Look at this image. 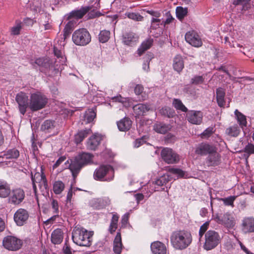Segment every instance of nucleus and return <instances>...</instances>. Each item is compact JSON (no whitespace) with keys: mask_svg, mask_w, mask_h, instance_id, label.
Wrapping results in <instances>:
<instances>
[{"mask_svg":"<svg viewBox=\"0 0 254 254\" xmlns=\"http://www.w3.org/2000/svg\"><path fill=\"white\" fill-rule=\"evenodd\" d=\"M114 170L110 165H101L97 168L94 173V178L96 180H102L106 175H111L112 177L106 179V181H110L114 178Z\"/></svg>","mask_w":254,"mask_h":254,"instance_id":"8","label":"nucleus"},{"mask_svg":"<svg viewBox=\"0 0 254 254\" xmlns=\"http://www.w3.org/2000/svg\"><path fill=\"white\" fill-rule=\"evenodd\" d=\"M152 39H148L143 42L140 48L138 49V54L139 56L141 55L146 50L149 49L152 45Z\"/></svg>","mask_w":254,"mask_h":254,"instance_id":"43","label":"nucleus"},{"mask_svg":"<svg viewBox=\"0 0 254 254\" xmlns=\"http://www.w3.org/2000/svg\"><path fill=\"white\" fill-rule=\"evenodd\" d=\"M101 139L102 137L99 134L93 135L89 138L87 142V148L90 150H95Z\"/></svg>","mask_w":254,"mask_h":254,"instance_id":"23","label":"nucleus"},{"mask_svg":"<svg viewBox=\"0 0 254 254\" xmlns=\"http://www.w3.org/2000/svg\"><path fill=\"white\" fill-rule=\"evenodd\" d=\"M110 32L108 30H102L99 35V40L100 42L105 43L110 38Z\"/></svg>","mask_w":254,"mask_h":254,"instance_id":"50","label":"nucleus"},{"mask_svg":"<svg viewBox=\"0 0 254 254\" xmlns=\"http://www.w3.org/2000/svg\"><path fill=\"white\" fill-rule=\"evenodd\" d=\"M234 114L240 126L244 129V127H246L247 124L246 117L237 109L235 111Z\"/></svg>","mask_w":254,"mask_h":254,"instance_id":"33","label":"nucleus"},{"mask_svg":"<svg viewBox=\"0 0 254 254\" xmlns=\"http://www.w3.org/2000/svg\"><path fill=\"white\" fill-rule=\"evenodd\" d=\"M110 199L108 197H103L102 198H98L94 199L95 203V207L100 209L103 208L110 204Z\"/></svg>","mask_w":254,"mask_h":254,"instance_id":"30","label":"nucleus"},{"mask_svg":"<svg viewBox=\"0 0 254 254\" xmlns=\"http://www.w3.org/2000/svg\"><path fill=\"white\" fill-rule=\"evenodd\" d=\"M143 90V87L140 84L136 85L134 90L135 94L138 96L140 100L142 101L146 100L147 98V94Z\"/></svg>","mask_w":254,"mask_h":254,"instance_id":"41","label":"nucleus"},{"mask_svg":"<svg viewBox=\"0 0 254 254\" xmlns=\"http://www.w3.org/2000/svg\"><path fill=\"white\" fill-rule=\"evenodd\" d=\"M251 0H234L233 4L234 5H243V9L245 10L248 8L247 4Z\"/></svg>","mask_w":254,"mask_h":254,"instance_id":"54","label":"nucleus"},{"mask_svg":"<svg viewBox=\"0 0 254 254\" xmlns=\"http://www.w3.org/2000/svg\"><path fill=\"white\" fill-rule=\"evenodd\" d=\"M184 64L183 58L180 56H177L174 59V69L178 72L182 71L184 68Z\"/></svg>","mask_w":254,"mask_h":254,"instance_id":"35","label":"nucleus"},{"mask_svg":"<svg viewBox=\"0 0 254 254\" xmlns=\"http://www.w3.org/2000/svg\"><path fill=\"white\" fill-rule=\"evenodd\" d=\"M33 189L35 193L37 192V185L41 190H46L48 183L43 172H36L34 175L32 174Z\"/></svg>","mask_w":254,"mask_h":254,"instance_id":"7","label":"nucleus"},{"mask_svg":"<svg viewBox=\"0 0 254 254\" xmlns=\"http://www.w3.org/2000/svg\"><path fill=\"white\" fill-rule=\"evenodd\" d=\"M209 225V222L206 221L203 223L200 227L199 231L205 233L207 232L206 231L208 229Z\"/></svg>","mask_w":254,"mask_h":254,"instance_id":"60","label":"nucleus"},{"mask_svg":"<svg viewBox=\"0 0 254 254\" xmlns=\"http://www.w3.org/2000/svg\"><path fill=\"white\" fill-rule=\"evenodd\" d=\"M225 91L222 88H218L216 89V98L218 105L220 107H223L225 105Z\"/></svg>","mask_w":254,"mask_h":254,"instance_id":"34","label":"nucleus"},{"mask_svg":"<svg viewBox=\"0 0 254 254\" xmlns=\"http://www.w3.org/2000/svg\"><path fill=\"white\" fill-rule=\"evenodd\" d=\"M163 160L168 164H174L179 162V156L170 148H163L161 153Z\"/></svg>","mask_w":254,"mask_h":254,"instance_id":"10","label":"nucleus"},{"mask_svg":"<svg viewBox=\"0 0 254 254\" xmlns=\"http://www.w3.org/2000/svg\"><path fill=\"white\" fill-rule=\"evenodd\" d=\"M91 133L90 129H86L85 130L79 131L75 135V141L78 144L80 143L88 134Z\"/></svg>","mask_w":254,"mask_h":254,"instance_id":"39","label":"nucleus"},{"mask_svg":"<svg viewBox=\"0 0 254 254\" xmlns=\"http://www.w3.org/2000/svg\"><path fill=\"white\" fill-rule=\"evenodd\" d=\"M72 234L73 242L76 245L83 247H89L91 245L93 232L76 227L73 229Z\"/></svg>","mask_w":254,"mask_h":254,"instance_id":"2","label":"nucleus"},{"mask_svg":"<svg viewBox=\"0 0 254 254\" xmlns=\"http://www.w3.org/2000/svg\"><path fill=\"white\" fill-rule=\"evenodd\" d=\"M170 129L169 125L163 123H157L154 126V129L157 132L164 134Z\"/></svg>","mask_w":254,"mask_h":254,"instance_id":"40","label":"nucleus"},{"mask_svg":"<svg viewBox=\"0 0 254 254\" xmlns=\"http://www.w3.org/2000/svg\"><path fill=\"white\" fill-rule=\"evenodd\" d=\"M202 113L199 111L190 110L188 112L186 118L190 123L194 125H199L202 122Z\"/></svg>","mask_w":254,"mask_h":254,"instance_id":"17","label":"nucleus"},{"mask_svg":"<svg viewBox=\"0 0 254 254\" xmlns=\"http://www.w3.org/2000/svg\"><path fill=\"white\" fill-rule=\"evenodd\" d=\"M215 148L212 145L202 143L197 146L195 149V153L201 155H209L210 153H212Z\"/></svg>","mask_w":254,"mask_h":254,"instance_id":"19","label":"nucleus"},{"mask_svg":"<svg viewBox=\"0 0 254 254\" xmlns=\"http://www.w3.org/2000/svg\"><path fill=\"white\" fill-rule=\"evenodd\" d=\"M242 231L244 234L254 232V217H245L242 222Z\"/></svg>","mask_w":254,"mask_h":254,"instance_id":"18","label":"nucleus"},{"mask_svg":"<svg viewBox=\"0 0 254 254\" xmlns=\"http://www.w3.org/2000/svg\"><path fill=\"white\" fill-rule=\"evenodd\" d=\"M10 192L9 185L4 181L0 180V197L5 198Z\"/></svg>","mask_w":254,"mask_h":254,"instance_id":"28","label":"nucleus"},{"mask_svg":"<svg viewBox=\"0 0 254 254\" xmlns=\"http://www.w3.org/2000/svg\"><path fill=\"white\" fill-rule=\"evenodd\" d=\"M63 238L64 233L61 229H55L51 234V242L55 245L61 244Z\"/></svg>","mask_w":254,"mask_h":254,"instance_id":"24","label":"nucleus"},{"mask_svg":"<svg viewBox=\"0 0 254 254\" xmlns=\"http://www.w3.org/2000/svg\"><path fill=\"white\" fill-rule=\"evenodd\" d=\"M127 15L129 18L137 21H141L143 19L142 16L137 13H128Z\"/></svg>","mask_w":254,"mask_h":254,"instance_id":"53","label":"nucleus"},{"mask_svg":"<svg viewBox=\"0 0 254 254\" xmlns=\"http://www.w3.org/2000/svg\"><path fill=\"white\" fill-rule=\"evenodd\" d=\"M8 202L14 205L21 203L25 197L24 190L20 188H17L10 190L9 194Z\"/></svg>","mask_w":254,"mask_h":254,"instance_id":"11","label":"nucleus"},{"mask_svg":"<svg viewBox=\"0 0 254 254\" xmlns=\"http://www.w3.org/2000/svg\"><path fill=\"white\" fill-rule=\"evenodd\" d=\"M221 241V236L217 232L209 230L205 234L203 248L206 251L211 250L216 248Z\"/></svg>","mask_w":254,"mask_h":254,"instance_id":"4","label":"nucleus"},{"mask_svg":"<svg viewBox=\"0 0 254 254\" xmlns=\"http://www.w3.org/2000/svg\"><path fill=\"white\" fill-rule=\"evenodd\" d=\"M159 112L161 115L165 116H167L168 117H170L173 114L171 109L170 108L166 107L161 109L159 111Z\"/></svg>","mask_w":254,"mask_h":254,"instance_id":"55","label":"nucleus"},{"mask_svg":"<svg viewBox=\"0 0 254 254\" xmlns=\"http://www.w3.org/2000/svg\"><path fill=\"white\" fill-rule=\"evenodd\" d=\"M151 250L153 254H166V247L165 245L159 242L155 241L150 246Z\"/></svg>","mask_w":254,"mask_h":254,"instance_id":"20","label":"nucleus"},{"mask_svg":"<svg viewBox=\"0 0 254 254\" xmlns=\"http://www.w3.org/2000/svg\"><path fill=\"white\" fill-rule=\"evenodd\" d=\"M245 152L248 154V156L251 154H254V145L248 143L245 148Z\"/></svg>","mask_w":254,"mask_h":254,"instance_id":"58","label":"nucleus"},{"mask_svg":"<svg viewBox=\"0 0 254 254\" xmlns=\"http://www.w3.org/2000/svg\"><path fill=\"white\" fill-rule=\"evenodd\" d=\"M65 160V157L64 156H62L59 158V159L56 161V162L54 164L53 166V169H55V168L58 167Z\"/></svg>","mask_w":254,"mask_h":254,"instance_id":"63","label":"nucleus"},{"mask_svg":"<svg viewBox=\"0 0 254 254\" xmlns=\"http://www.w3.org/2000/svg\"><path fill=\"white\" fill-rule=\"evenodd\" d=\"M240 132V128L236 124L227 127L225 130V133L231 137L238 136Z\"/></svg>","mask_w":254,"mask_h":254,"instance_id":"32","label":"nucleus"},{"mask_svg":"<svg viewBox=\"0 0 254 254\" xmlns=\"http://www.w3.org/2000/svg\"><path fill=\"white\" fill-rule=\"evenodd\" d=\"M91 10V7H82L79 9L72 11L68 15L67 18H75L79 19L82 18L88 11Z\"/></svg>","mask_w":254,"mask_h":254,"instance_id":"21","label":"nucleus"},{"mask_svg":"<svg viewBox=\"0 0 254 254\" xmlns=\"http://www.w3.org/2000/svg\"><path fill=\"white\" fill-rule=\"evenodd\" d=\"M22 244L21 240L14 236H8L3 240V246L10 251H17L20 249Z\"/></svg>","mask_w":254,"mask_h":254,"instance_id":"9","label":"nucleus"},{"mask_svg":"<svg viewBox=\"0 0 254 254\" xmlns=\"http://www.w3.org/2000/svg\"><path fill=\"white\" fill-rule=\"evenodd\" d=\"M176 12L178 18L181 20L183 19L186 15H187L188 13V8H183L181 6H178L176 8Z\"/></svg>","mask_w":254,"mask_h":254,"instance_id":"49","label":"nucleus"},{"mask_svg":"<svg viewBox=\"0 0 254 254\" xmlns=\"http://www.w3.org/2000/svg\"><path fill=\"white\" fill-rule=\"evenodd\" d=\"M192 242L191 234L188 231L174 232L171 236V243L176 250H183L188 248Z\"/></svg>","mask_w":254,"mask_h":254,"instance_id":"1","label":"nucleus"},{"mask_svg":"<svg viewBox=\"0 0 254 254\" xmlns=\"http://www.w3.org/2000/svg\"><path fill=\"white\" fill-rule=\"evenodd\" d=\"M54 52L55 55L58 59H60V62L62 64L65 63L66 58L64 55V52L61 49H58L57 47L55 46L54 48Z\"/></svg>","mask_w":254,"mask_h":254,"instance_id":"48","label":"nucleus"},{"mask_svg":"<svg viewBox=\"0 0 254 254\" xmlns=\"http://www.w3.org/2000/svg\"><path fill=\"white\" fill-rule=\"evenodd\" d=\"M145 142V138L144 137H142V138L140 139H136L134 143V147L136 148L139 147Z\"/></svg>","mask_w":254,"mask_h":254,"instance_id":"62","label":"nucleus"},{"mask_svg":"<svg viewBox=\"0 0 254 254\" xmlns=\"http://www.w3.org/2000/svg\"><path fill=\"white\" fill-rule=\"evenodd\" d=\"M215 219L219 224L223 225L228 228H232L235 225L233 215L229 213H226L222 216H217Z\"/></svg>","mask_w":254,"mask_h":254,"instance_id":"15","label":"nucleus"},{"mask_svg":"<svg viewBox=\"0 0 254 254\" xmlns=\"http://www.w3.org/2000/svg\"><path fill=\"white\" fill-rule=\"evenodd\" d=\"M117 126L120 131H126L129 129L131 126V121L127 118H125L117 122Z\"/></svg>","mask_w":254,"mask_h":254,"instance_id":"27","label":"nucleus"},{"mask_svg":"<svg viewBox=\"0 0 254 254\" xmlns=\"http://www.w3.org/2000/svg\"><path fill=\"white\" fill-rule=\"evenodd\" d=\"M168 172L175 176L174 177L172 175H171L173 177V179L174 180L176 179L175 178V177L178 178L179 177H183L185 176V172L181 169L177 168H169L168 170Z\"/></svg>","mask_w":254,"mask_h":254,"instance_id":"46","label":"nucleus"},{"mask_svg":"<svg viewBox=\"0 0 254 254\" xmlns=\"http://www.w3.org/2000/svg\"><path fill=\"white\" fill-rule=\"evenodd\" d=\"M15 101L18 105V110L22 115H24L26 109L29 107V102L27 94L23 92L18 93L15 97Z\"/></svg>","mask_w":254,"mask_h":254,"instance_id":"12","label":"nucleus"},{"mask_svg":"<svg viewBox=\"0 0 254 254\" xmlns=\"http://www.w3.org/2000/svg\"><path fill=\"white\" fill-rule=\"evenodd\" d=\"M151 22H152V26H151L153 28H156V26H157L159 24L160 20L158 18H152V19L151 20Z\"/></svg>","mask_w":254,"mask_h":254,"instance_id":"64","label":"nucleus"},{"mask_svg":"<svg viewBox=\"0 0 254 254\" xmlns=\"http://www.w3.org/2000/svg\"><path fill=\"white\" fill-rule=\"evenodd\" d=\"M213 127H208L201 134V137L202 138H207L213 132Z\"/></svg>","mask_w":254,"mask_h":254,"instance_id":"56","label":"nucleus"},{"mask_svg":"<svg viewBox=\"0 0 254 254\" xmlns=\"http://www.w3.org/2000/svg\"><path fill=\"white\" fill-rule=\"evenodd\" d=\"M173 105L177 110H180L184 112H187L188 111V109L180 99H174L173 101Z\"/></svg>","mask_w":254,"mask_h":254,"instance_id":"47","label":"nucleus"},{"mask_svg":"<svg viewBox=\"0 0 254 254\" xmlns=\"http://www.w3.org/2000/svg\"><path fill=\"white\" fill-rule=\"evenodd\" d=\"M173 179V177L171 175L166 174L162 175L160 178L156 179L154 182H153L152 184L150 185L149 192L150 193H152L156 191L159 187L165 185Z\"/></svg>","mask_w":254,"mask_h":254,"instance_id":"14","label":"nucleus"},{"mask_svg":"<svg viewBox=\"0 0 254 254\" xmlns=\"http://www.w3.org/2000/svg\"><path fill=\"white\" fill-rule=\"evenodd\" d=\"M22 28V23L20 22H16L15 25L11 28V34L12 35H18Z\"/></svg>","mask_w":254,"mask_h":254,"instance_id":"51","label":"nucleus"},{"mask_svg":"<svg viewBox=\"0 0 254 254\" xmlns=\"http://www.w3.org/2000/svg\"><path fill=\"white\" fill-rule=\"evenodd\" d=\"M119 218V216L117 213L113 214L112 218L108 229L110 233H113L117 229Z\"/></svg>","mask_w":254,"mask_h":254,"instance_id":"38","label":"nucleus"},{"mask_svg":"<svg viewBox=\"0 0 254 254\" xmlns=\"http://www.w3.org/2000/svg\"><path fill=\"white\" fill-rule=\"evenodd\" d=\"M76 24V22L75 20H69L66 24L64 30V39L69 36Z\"/></svg>","mask_w":254,"mask_h":254,"instance_id":"36","label":"nucleus"},{"mask_svg":"<svg viewBox=\"0 0 254 254\" xmlns=\"http://www.w3.org/2000/svg\"><path fill=\"white\" fill-rule=\"evenodd\" d=\"M123 249L121 235L118 232L113 243V252L114 254H120Z\"/></svg>","mask_w":254,"mask_h":254,"instance_id":"26","label":"nucleus"},{"mask_svg":"<svg viewBox=\"0 0 254 254\" xmlns=\"http://www.w3.org/2000/svg\"><path fill=\"white\" fill-rule=\"evenodd\" d=\"M52 208L55 213H58L59 212V205L57 201L53 200L52 202Z\"/></svg>","mask_w":254,"mask_h":254,"instance_id":"61","label":"nucleus"},{"mask_svg":"<svg viewBox=\"0 0 254 254\" xmlns=\"http://www.w3.org/2000/svg\"><path fill=\"white\" fill-rule=\"evenodd\" d=\"M92 158L93 156L88 153H82L75 157L69 166L73 177H75L84 166L91 163Z\"/></svg>","mask_w":254,"mask_h":254,"instance_id":"3","label":"nucleus"},{"mask_svg":"<svg viewBox=\"0 0 254 254\" xmlns=\"http://www.w3.org/2000/svg\"><path fill=\"white\" fill-rule=\"evenodd\" d=\"M204 78L202 76H195L191 78V83L194 84H199L203 83Z\"/></svg>","mask_w":254,"mask_h":254,"instance_id":"57","label":"nucleus"},{"mask_svg":"<svg viewBox=\"0 0 254 254\" xmlns=\"http://www.w3.org/2000/svg\"><path fill=\"white\" fill-rule=\"evenodd\" d=\"M54 127L55 122L51 120H46L42 125L41 129L45 132H50Z\"/></svg>","mask_w":254,"mask_h":254,"instance_id":"42","label":"nucleus"},{"mask_svg":"<svg viewBox=\"0 0 254 254\" xmlns=\"http://www.w3.org/2000/svg\"><path fill=\"white\" fill-rule=\"evenodd\" d=\"M96 115V113L93 109H88L84 114V121L86 123H90L94 120Z\"/></svg>","mask_w":254,"mask_h":254,"instance_id":"45","label":"nucleus"},{"mask_svg":"<svg viewBox=\"0 0 254 254\" xmlns=\"http://www.w3.org/2000/svg\"><path fill=\"white\" fill-rule=\"evenodd\" d=\"M185 40L187 43L194 47H200L202 41L198 34L194 30H190L186 33Z\"/></svg>","mask_w":254,"mask_h":254,"instance_id":"13","label":"nucleus"},{"mask_svg":"<svg viewBox=\"0 0 254 254\" xmlns=\"http://www.w3.org/2000/svg\"><path fill=\"white\" fill-rule=\"evenodd\" d=\"M150 110V106L147 104H138L133 107V110L136 116H143Z\"/></svg>","mask_w":254,"mask_h":254,"instance_id":"22","label":"nucleus"},{"mask_svg":"<svg viewBox=\"0 0 254 254\" xmlns=\"http://www.w3.org/2000/svg\"><path fill=\"white\" fill-rule=\"evenodd\" d=\"M236 199V196H231L223 199L224 203L227 205L233 206V202Z\"/></svg>","mask_w":254,"mask_h":254,"instance_id":"59","label":"nucleus"},{"mask_svg":"<svg viewBox=\"0 0 254 254\" xmlns=\"http://www.w3.org/2000/svg\"><path fill=\"white\" fill-rule=\"evenodd\" d=\"M220 155L215 148L212 153L208 155L206 162L209 166L217 165L220 162Z\"/></svg>","mask_w":254,"mask_h":254,"instance_id":"25","label":"nucleus"},{"mask_svg":"<svg viewBox=\"0 0 254 254\" xmlns=\"http://www.w3.org/2000/svg\"><path fill=\"white\" fill-rule=\"evenodd\" d=\"M152 58L153 56L151 54L147 55L145 57L144 62L143 64L142 68L146 72H148L149 70V62Z\"/></svg>","mask_w":254,"mask_h":254,"instance_id":"52","label":"nucleus"},{"mask_svg":"<svg viewBox=\"0 0 254 254\" xmlns=\"http://www.w3.org/2000/svg\"><path fill=\"white\" fill-rule=\"evenodd\" d=\"M48 103V98L40 92L31 94L29 108L32 111H37L44 108Z\"/></svg>","mask_w":254,"mask_h":254,"instance_id":"5","label":"nucleus"},{"mask_svg":"<svg viewBox=\"0 0 254 254\" xmlns=\"http://www.w3.org/2000/svg\"><path fill=\"white\" fill-rule=\"evenodd\" d=\"M137 36L133 33H127L124 37L123 42L127 45L132 46L137 40Z\"/></svg>","mask_w":254,"mask_h":254,"instance_id":"31","label":"nucleus"},{"mask_svg":"<svg viewBox=\"0 0 254 254\" xmlns=\"http://www.w3.org/2000/svg\"><path fill=\"white\" fill-rule=\"evenodd\" d=\"M64 184L61 181H57L53 184V191L56 194H59L64 190Z\"/></svg>","mask_w":254,"mask_h":254,"instance_id":"44","label":"nucleus"},{"mask_svg":"<svg viewBox=\"0 0 254 254\" xmlns=\"http://www.w3.org/2000/svg\"><path fill=\"white\" fill-rule=\"evenodd\" d=\"M29 218L28 211L23 208L18 209L14 214V220L17 225L21 226L25 224Z\"/></svg>","mask_w":254,"mask_h":254,"instance_id":"16","label":"nucleus"},{"mask_svg":"<svg viewBox=\"0 0 254 254\" xmlns=\"http://www.w3.org/2000/svg\"><path fill=\"white\" fill-rule=\"evenodd\" d=\"M72 40L75 45L84 46L91 42V37L86 29L81 28L75 30L73 32Z\"/></svg>","mask_w":254,"mask_h":254,"instance_id":"6","label":"nucleus"},{"mask_svg":"<svg viewBox=\"0 0 254 254\" xmlns=\"http://www.w3.org/2000/svg\"><path fill=\"white\" fill-rule=\"evenodd\" d=\"M19 156V152L18 150L16 149H11L7 150L3 154L2 156H0L1 158H5L6 159H16Z\"/></svg>","mask_w":254,"mask_h":254,"instance_id":"37","label":"nucleus"},{"mask_svg":"<svg viewBox=\"0 0 254 254\" xmlns=\"http://www.w3.org/2000/svg\"><path fill=\"white\" fill-rule=\"evenodd\" d=\"M31 64L34 67H36V65L41 68H48L50 66V61L48 58H40L35 60V62L31 61Z\"/></svg>","mask_w":254,"mask_h":254,"instance_id":"29","label":"nucleus"}]
</instances>
